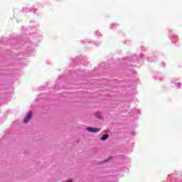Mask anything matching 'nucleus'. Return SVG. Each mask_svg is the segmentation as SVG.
Masks as SVG:
<instances>
[{"mask_svg":"<svg viewBox=\"0 0 182 182\" xmlns=\"http://www.w3.org/2000/svg\"><path fill=\"white\" fill-rule=\"evenodd\" d=\"M32 111L30 110L28 113L27 115L26 116V117L23 119V122L26 124H28V123H29V122H31V119H32Z\"/></svg>","mask_w":182,"mask_h":182,"instance_id":"1","label":"nucleus"},{"mask_svg":"<svg viewBox=\"0 0 182 182\" xmlns=\"http://www.w3.org/2000/svg\"><path fill=\"white\" fill-rule=\"evenodd\" d=\"M87 130L90 133H96L97 132H100V129L99 128H93V127H87Z\"/></svg>","mask_w":182,"mask_h":182,"instance_id":"2","label":"nucleus"},{"mask_svg":"<svg viewBox=\"0 0 182 182\" xmlns=\"http://www.w3.org/2000/svg\"><path fill=\"white\" fill-rule=\"evenodd\" d=\"M95 117H97V119H102V112L97 111L95 112Z\"/></svg>","mask_w":182,"mask_h":182,"instance_id":"3","label":"nucleus"},{"mask_svg":"<svg viewBox=\"0 0 182 182\" xmlns=\"http://www.w3.org/2000/svg\"><path fill=\"white\" fill-rule=\"evenodd\" d=\"M107 139H109V134H104L101 137V140H102V141L107 140Z\"/></svg>","mask_w":182,"mask_h":182,"instance_id":"4","label":"nucleus"}]
</instances>
